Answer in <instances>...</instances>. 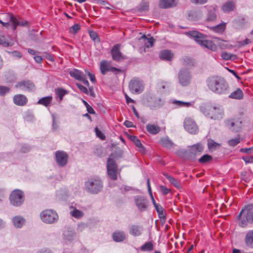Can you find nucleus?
<instances>
[{
  "label": "nucleus",
  "instance_id": "45",
  "mask_svg": "<svg viewBox=\"0 0 253 253\" xmlns=\"http://www.w3.org/2000/svg\"><path fill=\"white\" fill-rule=\"evenodd\" d=\"M107 172L110 178L113 180H116L117 178V169H107Z\"/></svg>",
  "mask_w": 253,
  "mask_h": 253
},
{
  "label": "nucleus",
  "instance_id": "48",
  "mask_svg": "<svg viewBox=\"0 0 253 253\" xmlns=\"http://www.w3.org/2000/svg\"><path fill=\"white\" fill-rule=\"evenodd\" d=\"M236 55L229 53L227 52H222L221 54L222 58L225 60H230V59H234L236 58Z\"/></svg>",
  "mask_w": 253,
  "mask_h": 253
},
{
  "label": "nucleus",
  "instance_id": "24",
  "mask_svg": "<svg viewBox=\"0 0 253 253\" xmlns=\"http://www.w3.org/2000/svg\"><path fill=\"white\" fill-rule=\"evenodd\" d=\"M235 8V2L232 0H230L225 2L223 4L221 9L224 12L227 13L233 11Z\"/></svg>",
  "mask_w": 253,
  "mask_h": 253
},
{
  "label": "nucleus",
  "instance_id": "59",
  "mask_svg": "<svg viewBox=\"0 0 253 253\" xmlns=\"http://www.w3.org/2000/svg\"><path fill=\"white\" fill-rule=\"evenodd\" d=\"M12 56L15 57H17L18 58H20L22 57V54L20 52L18 51H14L13 52H10Z\"/></svg>",
  "mask_w": 253,
  "mask_h": 253
},
{
  "label": "nucleus",
  "instance_id": "51",
  "mask_svg": "<svg viewBox=\"0 0 253 253\" xmlns=\"http://www.w3.org/2000/svg\"><path fill=\"white\" fill-rule=\"evenodd\" d=\"M227 142L230 146L234 147L240 142V138L239 137L229 140Z\"/></svg>",
  "mask_w": 253,
  "mask_h": 253
},
{
  "label": "nucleus",
  "instance_id": "20",
  "mask_svg": "<svg viewBox=\"0 0 253 253\" xmlns=\"http://www.w3.org/2000/svg\"><path fill=\"white\" fill-rule=\"evenodd\" d=\"M244 241L247 247L253 249V230H249L247 232Z\"/></svg>",
  "mask_w": 253,
  "mask_h": 253
},
{
  "label": "nucleus",
  "instance_id": "40",
  "mask_svg": "<svg viewBox=\"0 0 253 253\" xmlns=\"http://www.w3.org/2000/svg\"><path fill=\"white\" fill-rule=\"evenodd\" d=\"M164 175L169 180V182L171 184H173L176 188H180V183L174 177H172L170 175H169L167 173H164Z\"/></svg>",
  "mask_w": 253,
  "mask_h": 253
},
{
  "label": "nucleus",
  "instance_id": "53",
  "mask_svg": "<svg viewBox=\"0 0 253 253\" xmlns=\"http://www.w3.org/2000/svg\"><path fill=\"white\" fill-rule=\"evenodd\" d=\"M149 9V3L146 1H143L140 5L139 10L142 11H147Z\"/></svg>",
  "mask_w": 253,
  "mask_h": 253
},
{
  "label": "nucleus",
  "instance_id": "52",
  "mask_svg": "<svg viewBox=\"0 0 253 253\" xmlns=\"http://www.w3.org/2000/svg\"><path fill=\"white\" fill-rule=\"evenodd\" d=\"M89 36L90 38L95 42H98L100 41L99 38L97 34L93 31L89 32Z\"/></svg>",
  "mask_w": 253,
  "mask_h": 253
},
{
  "label": "nucleus",
  "instance_id": "50",
  "mask_svg": "<svg viewBox=\"0 0 253 253\" xmlns=\"http://www.w3.org/2000/svg\"><path fill=\"white\" fill-rule=\"evenodd\" d=\"M212 157L211 156L208 154H205L199 159V162L202 164H205L210 161L212 160Z\"/></svg>",
  "mask_w": 253,
  "mask_h": 253
},
{
  "label": "nucleus",
  "instance_id": "56",
  "mask_svg": "<svg viewBox=\"0 0 253 253\" xmlns=\"http://www.w3.org/2000/svg\"><path fill=\"white\" fill-rule=\"evenodd\" d=\"M77 85L78 87V88L83 93L86 94H88V90L87 89V88L84 86L83 85L81 84H77Z\"/></svg>",
  "mask_w": 253,
  "mask_h": 253
},
{
  "label": "nucleus",
  "instance_id": "4",
  "mask_svg": "<svg viewBox=\"0 0 253 253\" xmlns=\"http://www.w3.org/2000/svg\"><path fill=\"white\" fill-rule=\"evenodd\" d=\"M41 220L44 223L52 224L56 222L58 219V215L55 211L52 210H45L40 214Z\"/></svg>",
  "mask_w": 253,
  "mask_h": 253
},
{
  "label": "nucleus",
  "instance_id": "23",
  "mask_svg": "<svg viewBox=\"0 0 253 253\" xmlns=\"http://www.w3.org/2000/svg\"><path fill=\"white\" fill-rule=\"evenodd\" d=\"M112 237L115 242H121L126 239V235L124 231H116L113 233Z\"/></svg>",
  "mask_w": 253,
  "mask_h": 253
},
{
  "label": "nucleus",
  "instance_id": "31",
  "mask_svg": "<svg viewBox=\"0 0 253 253\" xmlns=\"http://www.w3.org/2000/svg\"><path fill=\"white\" fill-rule=\"evenodd\" d=\"M164 104V101L159 98H157L150 104L151 109H156L161 107Z\"/></svg>",
  "mask_w": 253,
  "mask_h": 253
},
{
  "label": "nucleus",
  "instance_id": "8",
  "mask_svg": "<svg viewBox=\"0 0 253 253\" xmlns=\"http://www.w3.org/2000/svg\"><path fill=\"white\" fill-rule=\"evenodd\" d=\"M191 75L187 69L182 68L178 73V80L180 84L182 86H187L190 83Z\"/></svg>",
  "mask_w": 253,
  "mask_h": 253
},
{
  "label": "nucleus",
  "instance_id": "64",
  "mask_svg": "<svg viewBox=\"0 0 253 253\" xmlns=\"http://www.w3.org/2000/svg\"><path fill=\"white\" fill-rule=\"evenodd\" d=\"M37 253H53L52 252L48 249H42Z\"/></svg>",
  "mask_w": 253,
  "mask_h": 253
},
{
  "label": "nucleus",
  "instance_id": "33",
  "mask_svg": "<svg viewBox=\"0 0 253 253\" xmlns=\"http://www.w3.org/2000/svg\"><path fill=\"white\" fill-rule=\"evenodd\" d=\"M208 146L210 151H213L220 147V144L212 139H209L208 141Z\"/></svg>",
  "mask_w": 253,
  "mask_h": 253
},
{
  "label": "nucleus",
  "instance_id": "28",
  "mask_svg": "<svg viewBox=\"0 0 253 253\" xmlns=\"http://www.w3.org/2000/svg\"><path fill=\"white\" fill-rule=\"evenodd\" d=\"M243 97L244 93L242 90L239 88H238L229 95V98L238 100L243 99Z\"/></svg>",
  "mask_w": 253,
  "mask_h": 253
},
{
  "label": "nucleus",
  "instance_id": "17",
  "mask_svg": "<svg viewBox=\"0 0 253 253\" xmlns=\"http://www.w3.org/2000/svg\"><path fill=\"white\" fill-rule=\"evenodd\" d=\"M187 35L194 38L197 43L201 46L202 45L203 42L205 41L206 36L197 31H191L187 33Z\"/></svg>",
  "mask_w": 253,
  "mask_h": 253
},
{
  "label": "nucleus",
  "instance_id": "5",
  "mask_svg": "<svg viewBox=\"0 0 253 253\" xmlns=\"http://www.w3.org/2000/svg\"><path fill=\"white\" fill-rule=\"evenodd\" d=\"M237 219L239 220V225L242 227H245L248 223H253V211H248L245 212V210H242L237 216Z\"/></svg>",
  "mask_w": 253,
  "mask_h": 253
},
{
  "label": "nucleus",
  "instance_id": "15",
  "mask_svg": "<svg viewBox=\"0 0 253 253\" xmlns=\"http://www.w3.org/2000/svg\"><path fill=\"white\" fill-rule=\"evenodd\" d=\"M55 157L56 162L60 167H64L67 164L68 156L66 152L57 151L55 153Z\"/></svg>",
  "mask_w": 253,
  "mask_h": 253
},
{
  "label": "nucleus",
  "instance_id": "49",
  "mask_svg": "<svg viewBox=\"0 0 253 253\" xmlns=\"http://www.w3.org/2000/svg\"><path fill=\"white\" fill-rule=\"evenodd\" d=\"M70 214L72 216L77 218H80L84 215L83 212L77 209H74L73 211H71Z\"/></svg>",
  "mask_w": 253,
  "mask_h": 253
},
{
  "label": "nucleus",
  "instance_id": "27",
  "mask_svg": "<svg viewBox=\"0 0 253 253\" xmlns=\"http://www.w3.org/2000/svg\"><path fill=\"white\" fill-rule=\"evenodd\" d=\"M146 128L149 133L153 135L158 133L161 130V128L158 126L150 124H148Z\"/></svg>",
  "mask_w": 253,
  "mask_h": 253
},
{
  "label": "nucleus",
  "instance_id": "54",
  "mask_svg": "<svg viewBox=\"0 0 253 253\" xmlns=\"http://www.w3.org/2000/svg\"><path fill=\"white\" fill-rule=\"evenodd\" d=\"M10 91V88L7 86L0 85V95L3 96Z\"/></svg>",
  "mask_w": 253,
  "mask_h": 253
},
{
  "label": "nucleus",
  "instance_id": "58",
  "mask_svg": "<svg viewBox=\"0 0 253 253\" xmlns=\"http://www.w3.org/2000/svg\"><path fill=\"white\" fill-rule=\"evenodd\" d=\"M190 1L196 4H204L207 2L208 0H190Z\"/></svg>",
  "mask_w": 253,
  "mask_h": 253
},
{
  "label": "nucleus",
  "instance_id": "6",
  "mask_svg": "<svg viewBox=\"0 0 253 253\" xmlns=\"http://www.w3.org/2000/svg\"><path fill=\"white\" fill-rule=\"evenodd\" d=\"M129 89L133 93H140L144 89L142 81L137 78L132 79L129 84Z\"/></svg>",
  "mask_w": 253,
  "mask_h": 253
},
{
  "label": "nucleus",
  "instance_id": "57",
  "mask_svg": "<svg viewBox=\"0 0 253 253\" xmlns=\"http://www.w3.org/2000/svg\"><path fill=\"white\" fill-rule=\"evenodd\" d=\"M95 131L97 137H99L101 140H104L105 139V135L97 127L95 128Z\"/></svg>",
  "mask_w": 253,
  "mask_h": 253
},
{
  "label": "nucleus",
  "instance_id": "10",
  "mask_svg": "<svg viewBox=\"0 0 253 253\" xmlns=\"http://www.w3.org/2000/svg\"><path fill=\"white\" fill-rule=\"evenodd\" d=\"M228 128L233 132H239L242 127V122L239 119H231L225 121Z\"/></svg>",
  "mask_w": 253,
  "mask_h": 253
},
{
  "label": "nucleus",
  "instance_id": "11",
  "mask_svg": "<svg viewBox=\"0 0 253 253\" xmlns=\"http://www.w3.org/2000/svg\"><path fill=\"white\" fill-rule=\"evenodd\" d=\"M184 126L186 130L191 134L198 132V127L195 122L190 118H187L184 122Z\"/></svg>",
  "mask_w": 253,
  "mask_h": 253
},
{
  "label": "nucleus",
  "instance_id": "36",
  "mask_svg": "<svg viewBox=\"0 0 253 253\" xmlns=\"http://www.w3.org/2000/svg\"><path fill=\"white\" fill-rule=\"evenodd\" d=\"M216 7H214L211 9L209 10V12L208 14L207 17V21H213L216 20Z\"/></svg>",
  "mask_w": 253,
  "mask_h": 253
},
{
  "label": "nucleus",
  "instance_id": "13",
  "mask_svg": "<svg viewBox=\"0 0 253 253\" xmlns=\"http://www.w3.org/2000/svg\"><path fill=\"white\" fill-rule=\"evenodd\" d=\"M100 70L103 75L106 74L108 72L116 73L120 72L121 70L111 66L110 63L106 60H102L100 63Z\"/></svg>",
  "mask_w": 253,
  "mask_h": 253
},
{
  "label": "nucleus",
  "instance_id": "62",
  "mask_svg": "<svg viewBox=\"0 0 253 253\" xmlns=\"http://www.w3.org/2000/svg\"><path fill=\"white\" fill-rule=\"evenodd\" d=\"M27 50L30 54L34 55V56L39 53L38 51L31 48H28Z\"/></svg>",
  "mask_w": 253,
  "mask_h": 253
},
{
  "label": "nucleus",
  "instance_id": "9",
  "mask_svg": "<svg viewBox=\"0 0 253 253\" xmlns=\"http://www.w3.org/2000/svg\"><path fill=\"white\" fill-rule=\"evenodd\" d=\"M85 186L87 190H99L103 188V183L100 178L95 177L86 181Z\"/></svg>",
  "mask_w": 253,
  "mask_h": 253
},
{
  "label": "nucleus",
  "instance_id": "60",
  "mask_svg": "<svg viewBox=\"0 0 253 253\" xmlns=\"http://www.w3.org/2000/svg\"><path fill=\"white\" fill-rule=\"evenodd\" d=\"M253 150V148H242L240 149V151L242 153H246V154H250L252 153Z\"/></svg>",
  "mask_w": 253,
  "mask_h": 253
},
{
  "label": "nucleus",
  "instance_id": "34",
  "mask_svg": "<svg viewBox=\"0 0 253 253\" xmlns=\"http://www.w3.org/2000/svg\"><path fill=\"white\" fill-rule=\"evenodd\" d=\"M160 144L166 148H170L173 146V143L168 137H162L160 140Z\"/></svg>",
  "mask_w": 253,
  "mask_h": 253
},
{
  "label": "nucleus",
  "instance_id": "22",
  "mask_svg": "<svg viewBox=\"0 0 253 253\" xmlns=\"http://www.w3.org/2000/svg\"><path fill=\"white\" fill-rule=\"evenodd\" d=\"M159 57L163 60L171 61L173 58V54L171 50L165 49L160 52Z\"/></svg>",
  "mask_w": 253,
  "mask_h": 253
},
{
  "label": "nucleus",
  "instance_id": "37",
  "mask_svg": "<svg viewBox=\"0 0 253 253\" xmlns=\"http://www.w3.org/2000/svg\"><path fill=\"white\" fill-rule=\"evenodd\" d=\"M213 32L217 33H222L225 29V23L219 24L211 28Z\"/></svg>",
  "mask_w": 253,
  "mask_h": 253
},
{
  "label": "nucleus",
  "instance_id": "55",
  "mask_svg": "<svg viewBox=\"0 0 253 253\" xmlns=\"http://www.w3.org/2000/svg\"><path fill=\"white\" fill-rule=\"evenodd\" d=\"M80 29V25L78 24H76L70 28L69 32L72 34H76L78 32Z\"/></svg>",
  "mask_w": 253,
  "mask_h": 253
},
{
  "label": "nucleus",
  "instance_id": "3",
  "mask_svg": "<svg viewBox=\"0 0 253 253\" xmlns=\"http://www.w3.org/2000/svg\"><path fill=\"white\" fill-rule=\"evenodd\" d=\"M201 110L207 117L214 120L221 119L224 116L223 109L220 106H211L208 109L202 107Z\"/></svg>",
  "mask_w": 253,
  "mask_h": 253
},
{
  "label": "nucleus",
  "instance_id": "35",
  "mask_svg": "<svg viewBox=\"0 0 253 253\" xmlns=\"http://www.w3.org/2000/svg\"><path fill=\"white\" fill-rule=\"evenodd\" d=\"M56 96L59 98V101L61 102L64 95L68 93L66 90L62 88H57L55 89Z\"/></svg>",
  "mask_w": 253,
  "mask_h": 253
},
{
  "label": "nucleus",
  "instance_id": "39",
  "mask_svg": "<svg viewBox=\"0 0 253 253\" xmlns=\"http://www.w3.org/2000/svg\"><path fill=\"white\" fill-rule=\"evenodd\" d=\"M140 249L143 252H151L154 249V245L152 242H148L142 245Z\"/></svg>",
  "mask_w": 253,
  "mask_h": 253
},
{
  "label": "nucleus",
  "instance_id": "38",
  "mask_svg": "<svg viewBox=\"0 0 253 253\" xmlns=\"http://www.w3.org/2000/svg\"><path fill=\"white\" fill-rule=\"evenodd\" d=\"M70 75L71 77L79 80L84 75V73L79 70L74 69L70 72Z\"/></svg>",
  "mask_w": 253,
  "mask_h": 253
},
{
  "label": "nucleus",
  "instance_id": "41",
  "mask_svg": "<svg viewBox=\"0 0 253 253\" xmlns=\"http://www.w3.org/2000/svg\"><path fill=\"white\" fill-rule=\"evenodd\" d=\"M112 156V155H110V157L108 159L107 163V169H117V166L114 159L111 158Z\"/></svg>",
  "mask_w": 253,
  "mask_h": 253
},
{
  "label": "nucleus",
  "instance_id": "42",
  "mask_svg": "<svg viewBox=\"0 0 253 253\" xmlns=\"http://www.w3.org/2000/svg\"><path fill=\"white\" fill-rule=\"evenodd\" d=\"M142 39H144V43L147 47H152L153 46L155 40L152 37L147 38L146 35H144L142 36Z\"/></svg>",
  "mask_w": 253,
  "mask_h": 253
},
{
  "label": "nucleus",
  "instance_id": "46",
  "mask_svg": "<svg viewBox=\"0 0 253 253\" xmlns=\"http://www.w3.org/2000/svg\"><path fill=\"white\" fill-rule=\"evenodd\" d=\"M129 138L131 141H132L136 147L139 148H141L143 147V145L141 144L140 141L138 139V138L134 135H130Z\"/></svg>",
  "mask_w": 253,
  "mask_h": 253
},
{
  "label": "nucleus",
  "instance_id": "19",
  "mask_svg": "<svg viewBox=\"0 0 253 253\" xmlns=\"http://www.w3.org/2000/svg\"><path fill=\"white\" fill-rule=\"evenodd\" d=\"M136 205L139 210L144 211L146 210L148 206V201L143 196H136L135 197Z\"/></svg>",
  "mask_w": 253,
  "mask_h": 253
},
{
  "label": "nucleus",
  "instance_id": "63",
  "mask_svg": "<svg viewBox=\"0 0 253 253\" xmlns=\"http://www.w3.org/2000/svg\"><path fill=\"white\" fill-rule=\"evenodd\" d=\"M35 60L38 63H40L42 61V58L41 56L36 55L34 57Z\"/></svg>",
  "mask_w": 253,
  "mask_h": 253
},
{
  "label": "nucleus",
  "instance_id": "32",
  "mask_svg": "<svg viewBox=\"0 0 253 253\" xmlns=\"http://www.w3.org/2000/svg\"><path fill=\"white\" fill-rule=\"evenodd\" d=\"M52 101V97L51 96H48L41 98L39 100L37 103L42 105L45 107H47L51 103Z\"/></svg>",
  "mask_w": 253,
  "mask_h": 253
},
{
  "label": "nucleus",
  "instance_id": "21",
  "mask_svg": "<svg viewBox=\"0 0 253 253\" xmlns=\"http://www.w3.org/2000/svg\"><path fill=\"white\" fill-rule=\"evenodd\" d=\"M13 102L17 105L24 106L27 103V99L24 95L18 94L13 97Z\"/></svg>",
  "mask_w": 253,
  "mask_h": 253
},
{
  "label": "nucleus",
  "instance_id": "26",
  "mask_svg": "<svg viewBox=\"0 0 253 253\" xmlns=\"http://www.w3.org/2000/svg\"><path fill=\"white\" fill-rule=\"evenodd\" d=\"M176 5L175 0H160L159 6L162 8H169Z\"/></svg>",
  "mask_w": 253,
  "mask_h": 253
},
{
  "label": "nucleus",
  "instance_id": "29",
  "mask_svg": "<svg viewBox=\"0 0 253 253\" xmlns=\"http://www.w3.org/2000/svg\"><path fill=\"white\" fill-rule=\"evenodd\" d=\"M201 46L215 51L217 49L216 45L211 41L205 40Z\"/></svg>",
  "mask_w": 253,
  "mask_h": 253
},
{
  "label": "nucleus",
  "instance_id": "14",
  "mask_svg": "<svg viewBox=\"0 0 253 253\" xmlns=\"http://www.w3.org/2000/svg\"><path fill=\"white\" fill-rule=\"evenodd\" d=\"M16 88H21L24 90L31 91L35 90L34 84L30 80L22 81L15 85Z\"/></svg>",
  "mask_w": 253,
  "mask_h": 253
},
{
  "label": "nucleus",
  "instance_id": "1",
  "mask_svg": "<svg viewBox=\"0 0 253 253\" xmlns=\"http://www.w3.org/2000/svg\"><path fill=\"white\" fill-rule=\"evenodd\" d=\"M208 88L212 92L219 94H227L229 92V86L227 81L222 77L213 76L206 80Z\"/></svg>",
  "mask_w": 253,
  "mask_h": 253
},
{
  "label": "nucleus",
  "instance_id": "44",
  "mask_svg": "<svg viewBox=\"0 0 253 253\" xmlns=\"http://www.w3.org/2000/svg\"><path fill=\"white\" fill-rule=\"evenodd\" d=\"M173 103L178 105L179 107H190L192 104L191 102H184L178 100H174L173 101Z\"/></svg>",
  "mask_w": 253,
  "mask_h": 253
},
{
  "label": "nucleus",
  "instance_id": "61",
  "mask_svg": "<svg viewBox=\"0 0 253 253\" xmlns=\"http://www.w3.org/2000/svg\"><path fill=\"white\" fill-rule=\"evenodd\" d=\"M79 81H82L84 84L86 85L87 86H89V84L88 81L86 79L84 75L79 80Z\"/></svg>",
  "mask_w": 253,
  "mask_h": 253
},
{
  "label": "nucleus",
  "instance_id": "12",
  "mask_svg": "<svg viewBox=\"0 0 253 253\" xmlns=\"http://www.w3.org/2000/svg\"><path fill=\"white\" fill-rule=\"evenodd\" d=\"M204 150L203 145L200 143L193 145L189 149L188 156L190 159L194 160L196 157L199 156Z\"/></svg>",
  "mask_w": 253,
  "mask_h": 253
},
{
  "label": "nucleus",
  "instance_id": "18",
  "mask_svg": "<svg viewBox=\"0 0 253 253\" xmlns=\"http://www.w3.org/2000/svg\"><path fill=\"white\" fill-rule=\"evenodd\" d=\"M144 229L142 225L137 224L130 225L128 227L130 235L134 237L140 236L142 235Z\"/></svg>",
  "mask_w": 253,
  "mask_h": 253
},
{
  "label": "nucleus",
  "instance_id": "43",
  "mask_svg": "<svg viewBox=\"0 0 253 253\" xmlns=\"http://www.w3.org/2000/svg\"><path fill=\"white\" fill-rule=\"evenodd\" d=\"M75 236V233L72 230H65L63 233V237L65 240H72Z\"/></svg>",
  "mask_w": 253,
  "mask_h": 253
},
{
  "label": "nucleus",
  "instance_id": "16",
  "mask_svg": "<svg viewBox=\"0 0 253 253\" xmlns=\"http://www.w3.org/2000/svg\"><path fill=\"white\" fill-rule=\"evenodd\" d=\"M121 45L117 44L115 45L111 51L112 59L116 61H120L125 58L120 51Z\"/></svg>",
  "mask_w": 253,
  "mask_h": 253
},
{
  "label": "nucleus",
  "instance_id": "7",
  "mask_svg": "<svg viewBox=\"0 0 253 253\" xmlns=\"http://www.w3.org/2000/svg\"><path fill=\"white\" fill-rule=\"evenodd\" d=\"M11 204L15 207L20 206L24 201L22 191H12L9 196Z\"/></svg>",
  "mask_w": 253,
  "mask_h": 253
},
{
  "label": "nucleus",
  "instance_id": "25",
  "mask_svg": "<svg viewBox=\"0 0 253 253\" xmlns=\"http://www.w3.org/2000/svg\"><path fill=\"white\" fill-rule=\"evenodd\" d=\"M182 64L188 69H191L195 65V62L193 59L189 57H184L181 59Z\"/></svg>",
  "mask_w": 253,
  "mask_h": 253
},
{
  "label": "nucleus",
  "instance_id": "47",
  "mask_svg": "<svg viewBox=\"0 0 253 253\" xmlns=\"http://www.w3.org/2000/svg\"><path fill=\"white\" fill-rule=\"evenodd\" d=\"M0 45L3 47H8L11 46L12 44L11 42H9L6 39V38L3 36H0Z\"/></svg>",
  "mask_w": 253,
  "mask_h": 253
},
{
  "label": "nucleus",
  "instance_id": "30",
  "mask_svg": "<svg viewBox=\"0 0 253 253\" xmlns=\"http://www.w3.org/2000/svg\"><path fill=\"white\" fill-rule=\"evenodd\" d=\"M25 219L20 216H16L13 217L12 222L16 228H21L25 223Z\"/></svg>",
  "mask_w": 253,
  "mask_h": 253
},
{
  "label": "nucleus",
  "instance_id": "2",
  "mask_svg": "<svg viewBox=\"0 0 253 253\" xmlns=\"http://www.w3.org/2000/svg\"><path fill=\"white\" fill-rule=\"evenodd\" d=\"M4 17L3 22L0 20V23L3 27L8 28L10 25V22L13 26V30H15L18 26L28 27L29 24L27 21L23 20L19 17H16L13 14L10 13H5L3 14Z\"/></svg>",
  "mask_w": 253,
  "mask_h": 253
}]
</instances>
